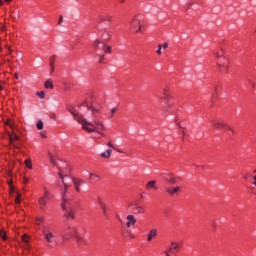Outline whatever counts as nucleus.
<instances>
[{"instance_id":"obj_30","label":"nucleus","mask_w":256,"mask_h":256,"mask_svg":"<svg viewBox=\"0 0 256 256\" xmlns=\"http://www.w3.org/2000/svg\"><path fill=\"white\" fill-rule=\"evenodd\" d=\"M56 59H57V56H55V55H52L49 59V65H50L52 71H53V65H54Z\"/></svg>"},{"instance_id":"obj_27","label":"nucleus","mask_w":256,"mask_h":256,"mask_svg":"<svg viewBox=\"0 0 256 256\" xmlns=\"http://www.w3.org/2000/svg\"><path fill=\"white\" fill-rule=\"evenodd\" d=\"M47 199L44 198L43 196L39 199V205H40V209H45L46 205H47Z\"/></svg>"},{"instance_id":"obj_42","label":"nucleus","mask_w":256,"mask_h":256,"mask_svg":"<svg viewBox=\"0 0 256 256\" xmlns=\"http://www.w3.org/2000/svg\"><path fill=\"white\" fill-rule=\"evenodd\" d=\"M61 23H63V16H60V18L58 20V25H61Z\"/></svg>"},{"instance_id":"obj_53","label":"nucleus","mask_w":256,"mask_h":256,"mask_svg":"<svg viewBox=\"0 0 256 256\" xmlns=\"http://www.w3.org/2000/svg\"><path fill=\"white\" fill-rule=\"evenodd\" d=\"M118 2L123 4V3H125V0H118Z\"/></svg>"},{"instance_id":"obj_55","label":"nucleus","mask_w":256,"mask_h":256,"mask_svg":"<svg viewBox=\"0 0 256 256\" xmlns=\"http://www.w3.org/2000/svg\"><path fill=\"white\" fill-rule=\"evenodd\" d=\"M15 78H16V79H19V75H18V74H15Z\"/></svg>"},{"instance_id":"obj_19","label":"nucleus","mask_w":256,"mask_h":256,"mask_svg":"<svg viewBox=\"0 0 256 256\" xmlns=\"http://www.w3.org/2000/svg\"><path fill=\"white\" fill-rule=\"evenodd\" d=\"M133 211L135 215H143V213H145V208L136 204L133 208Z\"/></svg>"},{"instance_id":"obj_14","label":"nucleus","mask_w":256,"mask_h":256,"mask_svg":"<svg viewBox=\"0 0 256 256\" xmlns=\"http://www.w3.org/2000/svg\"><path fill=\"white\" fill-rule=\"evenodd\" d=\"M163 179L164 181H166V183H169L170 185H175V183H177V177L173 176V174H168L164 176Z\"/></svg>"},{"instance_id":"obj_5","label":"nucleus","mask_w":256,"mask_h":256,"mask_svg":"<svg viewBox=\"0 0 256 256\" xmlns=\"http://www.w3.org/2000/svg\"><path fill=\"white\" fill-rule=\"evenodd\" d=\"M130 29L132 33H143L145 31V26L143 25V20H141V15L137 14L135 15L130 21H129Z\"/></svg>"},{"instance_id":"obj_48","label":"nucleus","mask_w":256,"mask_h":256,"mask_svg":"<svg viewBox=\"0 0 256 256\" xmlns=\"http://www.w3.org/2000/svg\"><path fill=\"white\" fill-rule=\"evenodd\" d=\"M165 93H169V90H168L167 88H164V89H163V95H164Z\"/></svg>"},{"instance_id":"obj_20","label":"nucleus","mask_w":256,"mask_h":256,"mask_svg":"<svg viewBox=\"0 0 256 256\" xmlns=\"http://www.w3.org/2000/svg\"><path fill=\"white\" fill-rule=\"evenodd\" d=\"M181 247V244L177 243V242H172L171 246L168 248L169 253H175V251H177V249H179Z\"/></svg>"},{"instance_id":"obj_32","label":"nucleus","mask_w":256,"mask_h":256,"mask_svg":"<svg viewBox=\"0 0 256 256\" xmlns=\"http://www.w3.org/2000/svg\"><path fill=\"white\" fill-rule=\"evenodd\" d=\"M25 166L27 169H33V163L31 162V159L28 158L25 160Z\"/></svg>"},{"instance_id":"obj_25","label":"nucleus","mask_w":256,"mask_h":256,"mask_svg":"<svg viewBox=\"0 0 256 256\" xmlns=\"http://www.w3.org/2000/svg\"><path fill=\"white\" fill-rule=\"evenodd\" d=\"M22 243L24 245V249H29V236H27V234L22 236Z\"/></svg>"},{"instance_id":"obj_15","label":"nucleus","mask_w":256,"mask_h":256,"mask_svg":"<svg viewBox=\"0 0 256 256\" xmlns=\"http://www.w3.org/2000/svg\"><path fill=\"white\" fill-rule=\"evenodd\" d=\"M100 39H101L102 43L111 41V32H109L108 30H104V32L100 36Z\"/></svg>"},{"instance_id":"obj_38","label":"nucleus","mask_w":256,"mask_h":256,"mask_svg":"<svg viewBox=\"0 0 256 256\" xmlns=\"http://www.w3.org/2000/svg\"><path fill=\"white\" fill-rule=\"evenodd\" d=\"M97 203H98L99 207H101L102 205H105V202H103V199L101 197L97 198Z\"/></svg>"},{"instance_id":"obj_21","label":"nucleus","mask_w":256,"mask_h":256,"mask_svg":"<svg viewBox=\"0 0 256 256\" xmlns=\"http://www.w3.org/2000/svg\"><path fill=\"white\" fill-rule=\"evenodd\" d=\"M100 209L106 219H109V208L107 207V204H102L100 206Z\"/></svg>"},{"instance_id":"obj_22","label":"nucleus","mask_w":256,"mask_h":256,"mask_svg":"<svg viewBox=\"0 0 256 256\" xmlns=\"http://www.w3.org/2000/svg\"><path fill=\"white\" fill-rule=\"evenodd\" d=\"M111 153H113V150L109 148L106 150V152H102L100 157H102V159H109L111 157Z\"/></svg>"},{"instance_id":"obj_23","label":"nucleus","mask_w":256,"mask_h":256,"mask_svg":"<svg viewBox=\"0 0 256 256\" xmlns=\"http://www.w3.org/2000/svg\"><path fill=\"white\" fill-rule=\"evenodd\" d=\"M146 189H155V190H157L158 188H157V181H155V180H151V181H149L147 184H146Z\"/></svg>"},{"instance_id":"obj_10","label":"nucleus","mask_w":256,"mask_h":256,"mask_svg":"<svg viewBox=\"0 0 256 256\" xmlns=\"http://www.w3.org/2000/svg\"><path fill=\"white\" fill-rule=\"evenodd\" d=\"M103 49H105V42H102L101 40H97L95 44V54L99 57L101 53H103Z\"/></svg>"},{"instance_id":"obj_54","label":"nucleus","mask_w":256,"mask_h":256,"mask_svg":"<svg viewBox=\"0 0 256 256\" xmlns=\"http://www.w3.org/2000/svg\"><path fill=\"white\" fill-rule=\"evenodd\" d=\"M116 151H117L118 153H123V151H121V150H119V149H116Z\"/></svg>"},{"instance_id":"obj_17","label":"nucleus","mask_w":256,"mask_h":256,"mask_svg":"<svg viewBox=\"0 0 256 256\" xmlns=\"http://www.w3.org/2000/svg\"><path fill=\"white\" fill-rule=\"evenodd\" d=\"M88 109L91 111L94 117H97V115L101 113V108L99 106L91 105V106H88Z\"/></svg>"},{"instance_id":"obj_16","label":"nucleus","mask_w":256,"mask_h":256,"mask_svg":"<svg viewBox=\"0 0 256 256\" xmlns=\"http://www.w3.org/2000/svg\"><path fill=\"white\" fill-rule=\"evenodd\" d=\"M105 53H111V46H104L103 52H100L99 54V63H103Z\"/></svg>"},{"instance_id":"obj_12","label":"nucleus","mask_w":256,"mask_h":256,"mask_svg":"<svg viewBox=\"0 0 256 256\" xmlns=\"http://www.w3.org/2000/svg\"><path fill=\"white\" fill-rule=\"evenodd\" d=\"M166 192L171 197H173V195H179V193H181V186L167 188Z\"/></svg>"},{"instance_id":"obj_50","label":"nucleus","mask_w":256,"mask_h":256,"mask_svg":"<svg viewBox=\"0 0 256 256\" xmlns=\"http://www.w3.org/2000/svg\"><path fill=\"white\" fill-rule=\"evenodd\" d=\"M164 253H165L166 256H171V255H170L171 252H169V250L166 251V252H164Z\"/></svg>"},{"instance_id":"obj_56","label":"nucleus","mask_w":256,"mask_h":256,"mask_svg":"<svg viewBox=\"0 0 256 256\" xmlns=\"http://www.w3.org/2000/svg\"><path fill=\"white\" fill-rule=\"evenodd\" d=\"M111 118H113V114L112 113L109 115V119H111Z\"/></svg>"},{"instance_id":"obj_4","label":"nucleus","mask_w":256,"mask_h":256,"mask_svg":"<svg viewBox=\"0 0 256 256\" xmlns=\"http://www.w3.org/2000/svg\"><path fill=\"white\" fill-rule=\"evenodd\" d=\"M41 232L45 241L48 243V247H57V237L49 226H41Z\"/></svg>"},{"instance_id":"obj_58","label":"nucleus","mask_w":256,"mask_h":256,"mask_svg":"<svg viewBox=\"0 0 256 256\" xmlns=\"http://www.w3.org/2000/svg\"><path fill=\"white\" fill-rule=\"evenodd\" d=\"M0 5H3V1L0 0Z\"/></svg>"},{"instance_id":"obj_7","label":"nucleus","mask_w":256,"mask_h":256,"mask_svg":"<svg viewBox=\"0 0 256 256\" xmlns=\"http://www.w3.org/2000/svg\"><path fill=\"white\" fill-rule=\"evenodd\" d=\"M212 127H214V129H225V131H231L232 133H235V131L233 130V128H231L229 125L223 123V122H217L215 120L210 121Z\"/></svg>"},{"instance_id":"obj_31","label":"nucleus","mask_w":256,"mask_h":256,"mask_svg":"<svg viewBox=\"0 0 256 256\" xmlns=\"http://www.w3.org/2000/svg\"><path fill=\"white\" fill-rule=\"evenodd\" d=\"M45 89H53V82L51 80H47L44 84Z\"/></svg>"},{"instance_id":"obj_34","label":"nucleus","mask_w":256,"mask_h":256,"mask_svg":"<svg viewBox=\"0 0 256 256\" xmlns=\"http://www.w3.org/2000/svg\"><path fill=\"white\" fill-rule=\"evenodd\" d=\"M36 95L39 99H45V91L37 92Z\"/></svg>"},{"instance_id":"obj_11","label":"nucleus","mask_w":256,"mask_h":256,"mask_svg":"<svg viewBox=\"0 0 256 256\" xmlns=\"http://www.w3.org/2000/svg\"><path fill=\"white\" fill-rule=\"evenodd\" d=\"M137 223V219L135 218V216L133 214H129L126 217V227L129 229L130 227H135Z\"/></svg>"},{"instance_id":"obj_47","label":"nucleus","mask_w":256,"mask_h":256,"mask_svg":"<svg viewBox=\"0 0 256 256\" xmlns=\"http://www.w3.org/2000/svg\"><path fill=\"white\" fill-rule=\"evenodd\" d=\"M217 89H219V85H218V84L214 85V91H215V93H217Z\"/></svg>"},{"instance_id":"obj_39","label":"nucleus","mask_w":256,"mask_h":256,"mask_svg":"<svg viewBox=\"0 0 256 256\" xmlns=\"http://www.w3.org/2000/svg\"><path fill=\"white\" fill-rule=\"evenodd\" d=\"M180 129H182V135H183V140H185V136L187 135V130H185V128H182L181 125H179Z\"/></svg>"},{"instance_id":"obj_2","label":"nucleus","mask_w":256,"mask_h":256,"mask_svg":"<svg viewBox=\"0 0 256 256\" xmlns=\"http://www.w3.org/2000/svg\"><path fill=\"white\" fill-rule=\"evenodd\" d=\"M67 111L70 113L74 119L82 126V129L87 133H99V131H105V125L99 120H94V122H89L82 114H79L75 106H67Z\"/></svg>"},{"instance_id":"obj_13","label":"nucleus","mask_w":256,"mask_h":256,"mask_svg":"<svg viewBox=\"0 0 256 256\" xmlns=\"http://www.w3.org/2000/svg\"><path fill=\"white\" fill-rule=\"evenodd\" d=\"M104 21H108L109 23H111L113 21V16L109 14H100L98 16V22L103 23Z\"/></svg>"},{"instance_id":"obj_59","label":"nucleus","mask_w":256,"mask_h":256,"mask_svg":"<svg viewBox=\"0 0 256 256\" xmlns=\"http://www.w3.org/2000/svg\"><path fill=\"white\" fill-rule=\"evenodd\" d=\"M3 51V48L0 46V52Z\"/></svg>"},{"instance_id":"obj_40","label":"nucleus","mask_w":256,"mask_h":256,"mask_svg":"<svg viewBox=\"0 0 256 256\" xmlns=\"http://www.w3.org/2000/svg\"><path fill=\"white\" fill-rule=\"evenodd\" d=\"M15 203H17V204L21 203V196L19 194L15 199Z\"/></svg>"},{"instance_id":"obj_26","label":"nucleus","mask_w":256,"mask_h":256,"mask_svg":"<svg viewBox=\"0 0 256 256\" xmlns=\"http://www.w3.org/2000/svg\"><path fill=\"white\" fill-rule=\"evenodd\" d=\"M42 197L47 201H50V199H53V195L51 194V192H49L47 188H44V195Z\"/></svg>"},{"instance_id":"obj_24","label":"nucleus","mask_w":256,"mask_h":256,"mask_svg":"<svg viewBox=\"0 0 256 256\" xmlns=\"http://www.w3.org/2000/svg\"><path fill=\"white\" fill-rule=\"evenodd\" d=\"M122 235L123 237H128L129 239H135V235H133V233H131V231H129L128 229H123Z\"/></svg>"},{"instance_id":"obj_33","label":"nucleus","mask_w":256,"mask_h":256,"mask_svg":"<svg viewBox=\"0 0 256 256\" xmlns=\"http://www.w3.org/2000/svg\"><path fill=\"white\" fill-rule=\"evenodd\" d=\"M45 221L44 217H37L36 218V225L41 226V223H43Z\"/></svg>"},{"instance_id":"obj_8","label":"nucleus","mask_w":256,"mask_h":256,"mask_svg":"<svg viewBox=\"0 0 256 256\" xmlns=\"http://www.w3.org/2000/svg\"><path fill=\"white\" fill-rule=\"evenodd\" d=\"M162 101L166 105V107H173L175 105V99L171 97L170 93H165L162 96Z\"/></svg>"},{"instance_id":"obj_1","label":"nucleus","mask_w":256,"mask_h":256,"mask_svg":"<svg viewBox=\"0 0 256 256\" xmlns=\"http://www.w3.org/2000/svg\"><path fill=\"white\" fill-rule=\"evenodd\" d=\"M62 184L64 185V189L62 190V209L64 212V217L66 219L73 220L75 219V213H77V204L71 201V195L67 191L73 183V178L69 174H65L63 170H60L58 173Z\"/></svg>"},{"instance_id":"obj_43","label":"nucleus","mask_w":256,"mask_h":256,"mask_svg":"<svg viewBox=\"0 0 256 256\" xmlns=\"http://www.w3.org/2000/svg\"><path fill=\"white\" fill-rule=\"evenodd\" d=\"M169 47V44L168 43H164L163 45H162V49H167Z\"/></svg>"},{"instance_id":"obj_44","label":"nucleus","mask_w":256,"mask_h":256,"mask_svg":"<svg viewBox=\"0 0 256 256\" xmlns=\"http://www.w3.org/2000/svg\"><path fill=\"white\" fill-rule=\"evenodd\" d=\"M111 113H112V115H115V113H117V108H112Z\"/></svg>"},{"instance_id":"obj_52","label":"nucleus","mask_w":256,"mask_h":256,"mask_svg":"<svg viewBox=\"0 0 256 256\" xmlns=\"http://www.w3.org/2000/svg\"><path fill=\"white\" fill-rule=\"evenodd\" d=\"M14 139H15L16 141H19V136L14 135Z\"/></svg>"},{"instance_id":"obj_51","label":"nucleus","mask_w":256,"mask_h":256,"mask_svg":"<svg viewBox=\"0 0 256 256\" xmlns=\"http://www.w3.org/2000/svg\"><path fill=\"white\" fill-rule=\"evenodd\" d=\"M7 50H8V53L10 54L11 53V47L7 46Z\"/></svg>"},{"instance_id":"obj_3","label":"nucleus","mask_w":256,"mask_h":256,"mask_svg":"<svg viewBox=\"0 0 256 256\" xmlns=\"http://www.w3.org/2000/svg\"><path fill=\"white\" fill-rule=\"evenodd\" d=\"M214 57L216 59L217 71L227 75V73H229V68L231 67V61L225 56V51H223V49L215 51Z\"/></svg>"},{"instance_id":"obj_57","label":"nucleus","mask_w":256,"mask_h":256,"mask_svg":"<svg viewBox=\"0 0 256 256\" xmlns=\"http://www.w3.org/2000/svg\"><path fill=\"white\" fill-rule=\"evenodd\" d=\"M6 3H10L11 0H4Z\"/></svg>"},{"instance_id":"obj_61","label":"nucleus","mask_w":256,"mask_h":256,"mask_svg":"<svg viewBox=\"0 0 256 256\" xmlns=\"http://www.w3.org/2000/svg\"><path fill=\"white\" fill-rule=\"evenodd\" d=\"M255 33H256V29H255V31H254Z\"/></svg>"},{"instance_id":"obj_29","label":"nucleus","mask_w":256,"mask_h":256,"mask_svg":"<svg viewBox=\"0 0 256 256\" xmlns=\"http://www.w3.org/2000/svg\"><path fill=\"white\" fill-rule=\"evenodd\" d=\"M76 239V242L78 243V245H83V243H85V240L83 239V237L79 236L76 234V236H74Z\"/></svg>"},{"instance_id":"obj_36","label":"nucleus","mask_w":256,"mask_h":256,"mask_svg":"<svg viewBox=\"0 0 256 256\" xmlns=\"http://www.w3.org/2000/svg\"><path fill=\"white\" fill-rule=\"evenodd\" d=\"M0 237L3 239V241H7V234H5V231L1 230L0 231Z\"/></svg>"},{"instance_id":"obj_9","label":"nucleus","mask_w":256,"mask_h":256,"mask_svg":"<svg viewBox=\"0 0 256 256\" xmlns=\"http://www.w3.org/2000/svg\"><path fill=\"white\" fill-rule=\"evenodd\" d=\"M72 183L75 187L76 193H81V187L85 184V181L83 179L73 178Z\"/></svg>"},{"instance_id":"obj_28","label":"nucleus","mask_w":256,"mask_h":256,"mask_svg":"<svg viewBox=\"0 0 256 256\" xmlns=\"http://www.w3.org/2000/svg\"><path fill=\"white\" fill-rule=\"evenodd\" d=\"M89 179H90V181H99V179H101V177H99V175H97L95 173H90Z\"/></svg>"},{"instance_id":"obj_60","label":"nucleus","mask_w":256,"mask_h":256,"mask_svg":"<svg viewBox=\"0 0 256 256\" xmlns=\"http://www.w3.org/2000/svg\"><path fill=\"white\" fill-rule=\"evenodd\" d=\"M254 173H256V169L254 170Z\"/></svg>"},{"instance_id":"obj_41","label":"nucleus","mask_w":256,"mask_h":256,"mask_svg":"<svg viewBox=\"0 0 256 256\" xmlns=\"http://www.w3.org/2000/svg\"><path fill=\"white\" fill-rule=\"evenodd\" d=\"M107 146L110 147V149H114L115 147L113 146V143L111 141H109L107 143Z\"/></svg>"},{"instance_id":"obj_49","label":"nucleus","mask_w":256,"mask_h":256,"mask_svg":"<svg viewBox=\"0 0 256 256\" xmlns=\"http://www.w3.org/2000/svg\"><path fill=\"white\" fill-rule=\"evenodd\" d=\"M250 83H251L252 87L255 89L256 84L254 82H252V81H250Z\"/></svg>"},{"instance_id":"obj_45","label":"nucleus","mask_w":256,"mask_h":256,"mask_svg":"<svg viewBox=\"0 0 256 256\" xmlns=\"http://www.w3.org/2000/svg\"><path fill=\"white\" fill-rule=\"evenodd\" d=\"M40 135H41V138H42V139L47 138V135H46L45 133H43V132H41Z\"/></svg>"},{"instance_id":"obj_46","label":"nucleus","mask_w":256,"mask_h":256,"mask_svg":"<svg viewBox=\"0 0 256 256\" xmlns=\"http://www.w3.org/2000/svg\"><path fill=\"white\" fill-rule=\"evenodd\" d=\"M6 125H8L10 129H13V124H11V122H7Z\"/></svg>"},{"instance_id":"obj_35","label":"nucleus","mask_w":256,"mask_h":256,"mask_svg":"<svg viewBox=\"0 0 256 256\" xmlns=\"http://www.w3.org/2000/svg\"><path fill=\"white\" fill-rule=\"evenodd\" d=\"M36 127L38 131H41L43 129V121L39 120L36 124Z\"/></svg>"},{"instance_id":"obj_18","label":"nucleus","mask_w":256,"mask_h":256,"mask_svg":"<svg viewBox=\"0 0 256 256\" xmlns=\"http://www.w3.org/2000/svg\"><path fill=\"white\" fill-rule=\"evenodd\" d=\"M155 237H157V229L153 228L148 233L147 241L149 243H151V241H153V239H155Z\"/></svg>"},{"instance_id":"obj_6","label":"nucleus","mask_w":256,"mask_h":256,"mask_svg":"<svg viewBox=\"0 0 256 256\" xmlns=\"http://www.w3.org/2000/svg\"><path fill=\"white\" fill-rule=\"evenodd\" d=\"M73 237H77V228H75V226L72 224L64 226L62 239L64 241H69V239H73Z\"/></svg>"},{"instance_id":"obj_37","label":"nucleus","mask_w":256,"mask_h":256,"mask_svg":"<svg viewBox=\"0 0 256 256\" xmlns=\"http://www.w3.org/2000/svg\"><path fill=\"white\" fill-rule=\"evenodd\" d=\"M163 49V44L158 45V49L156 51L157 55H161L163 52L161 51Z\"/></svg>"}]
</instances>
